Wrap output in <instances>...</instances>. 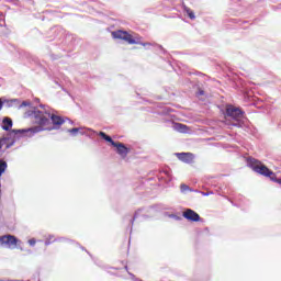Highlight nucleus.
<instances>
[{"instance_id":"nucleus-1","label":"nucleus","mask_w":281,"mask_h":281,"mask_svg":"<svg viewBox=\"0 0 281 281\" xmlns=\"http://www.w3.org/2000/svg\"><path fill=\"white\" fill-rule=\"evenodd\" d=\"M40 109L43 110L34 108L29 114L31 117H33L34 124L37 125L25 130H20L16 133H26L29 137H34L36 133H43V131H58V128L63 126L65 119L56 114H52V110H49V106L45 104H40Z\"/></svg>"},{"instance_id":"nucleus-2","label":"nucleus","mask_w":281,"mask_h":281,"mask_svg":"<svg viewBox=\"0 0 281 281\" xmlns=\"http://www.w3.org/2000/svg\"><path fill=\"white\" fill-rule=\"evenodd\" d=\"M224 115L226 120H231L228 123L229 126H235L236 128H243L244 126V117H245V111L240 110V108H236L232 104L226 105Z\"/></svg>"},{"instance_id":"nucleus-3","label":"nucleus","mask_w":281,"mask_h":281,"mask_svg":"<svg viewBox=\"0 0 281 281\" xmlns=\"http://www.w3.org/2000/svg\"><path fill=\"white\" fill-rule=\"evenodd\" d=\"M68 132L70 133V135L72 137H76V135H78V133H80V135H88V137H90L91 139H95L97 137V142L98 144H102V142L106 140V133L104 132H95L91 128H88L86 132L82 127H74L68 130Z\"/></svg>"},{"instance_id":"nucleus-4","label":"nucleus","mask_w":281,"mask_h":281,"mask_svg":"<svg viewBox=\"0 0 281 281\" xmlns=\"http://www.w3.org/2000/svg\"><path fill=\"white\" fill-rule=\"evenodd\" d=\"M18 131H26L25 128L22 130H11L7 136H3L0 139V150L5 146V148H12L14 144H16V137H29L27 132H18Z\"/></svg>"},{"instance_id":"nucleus-5","label":"nucleus","mask_w":281,"mask_h":281,"mask_svg":"<svg viewBox=\"0 0 281 281\" xmlns=\"http://www.w3.org/2000/svg\"><path fill=\"white\" fill-rule=\"evenodd\" d=\"M108 144H111L113 148H115V153L119 154L121 159H126L128 157V153H131V147H126L124 143L115 142L111 136H106Z\"/></svg>"},{"instance_id":"nucleus-6","label":"nucleus","mask_w":281,"mask_h":281,"mask_svg":"<svg viewBox=\"0 0 281 281\" xmlns=\"http://www.w3.org/2000/svg\"><path fill=\"white\" fill-rule=\"evenodd\" d=\"M112 37L120 40V41H125L128 43V45H139V42H136L135 38H133V35L126 31L117 30L112 32Z\"/></svg>"},{"instance_id":"nucleus-7","label":"nucleus","mask_w":281,"mask_h":281,"mask_svg":"<svg viewBox=\"0 0 281 281\" xmlns=\"http://www.w3.org/2000/svg\"><path fill=\"white\" fill-rule=\"evenodd\" d=\"M16 243H19V238L14 235H3L0 237V247H12Z\"/></svg>"},{"instance_id":"nucleus-8","label":"nucleus","mask_w":281,"mask_h":281,"mask_svg":"<svg viewBox=\"0 0 281 281\" xmlns=\"http://www.w3.org/2000/svg\"><path fill=\"white\" fill-rule=\"evenodd\" d=\"M182 216L191 223H199L201 221V215H199V213L194 212L192 209H187L182 213Z\"/></svg>"},{"instance_id":"nucleus-9","label":"nucleus","mask_w":281,"mask_h":281,"mask_svg":"<svg viewBox=\"0 0 281 281\" xmlns=\"http://www.w3.org/2000/svg\"><path fill=\"white\" fill-rule=\"evenodd\" d=\"M176 156L183 164H192L194 161V154L192 153H177Z\"/></svg>"},{"instance_id":"nucleus-10","label":"nucleus","mask_w":281,"mask_h":281,"mask_svg":"<svg viewBox=\"0 0 281 281\" xmlns=\"http://www.w3.org/2000/svg\"><path fill=\"white\" fill-rule=\"evenodd\" d=\"M144 209H138L135 213L134 216L131 217L130 215L125 216V221L128 222L127 229H130V234H133V225L135 224V220L138 218L139 212H143Z\"/></svg>"},{"instance_id":"nucleus-11","label":"nucleus","mask_w":281,"mask_h":281,"mask_svg":"<svg viewBox=\"0 0 281 281\" xmlns=\"http://www.w3.org/2000/svg\"><path fill=\"white\" fill-rule=\"evenodd\" d=\"M12 126H14V122L10 119V116H4L2 119V124H1L2 131H11Z\"/></svg>"},{"instance_id":"nucleus-12","label":"nucleus","mask_w":281,"mask_h":281,"mask_svg":"<svg viewBox=\"0 0 281 281\" xmlns=\"http://www.w3.org/2000/svg\"><path fill=\"white\" fill-rule=\"evenodd\" d=\"M182 10L186 12V14L191 19V21H194L196 19V15L194 14V11H192L188 5L182 4Z\"/></svg>"},{"instance_id":"nucleus-13","label":"nucleus","mask_w":281,"mask_h":281,"mask_svg":"<svg viewBox=\"0 0 281 281\" xmlns=\"http://www.w3.org/2000/svg\"><path fill=\"white\" fill-rule=\"evenodd\" d=\"M8 170V162L4 159H0V176L3 177V173Z\"/></svg>"},{"instance_id":"nucleus-14","label":"nucleus","mask_w":281,"mask_h":281,"mask_svg":"<svg viewBox=\"0 0 281 281\" xmlns=\"http://www.w3.org/2000/svg\"><path fill=\"white\" fill-rule=\"evenodd\" d=\"M180 192L186 194V192H194V190H192L188 184L182 183L180 186Z\"/></svg>"},{"instance_id":"nucleus-15","label":"nucleus","mask_w":281,"mask_h":281,"mask_svg":"<svg viewBox=\"0 0 281 281\" xmlns=\"http://www.w3.org/2000/svg\"><path fill=\"white\" fill-rule=\"evenodd\" d=\"M50 32L53 34H56V32H58V34H60V36H63V34H65V31L60 26H55V27L50 29Z\"/></svg>"},{"instance_id":"nucleus-16","label":"nucleus","mask_w":281,"mask_h":281,"mask_svg":"<svg viewBox=\"0 0 281 281\" xmlns=\"http://www.w3.org/2000/svg\"><path fill=\"white\" fill-rule=\"evenodd\" d=\"M176 128H177V131H179V133H186V131H188V126H186L181 123L176 124Z\"/></svg>"},{"instance_id":"nucleus-17","label":"nucleus","mask_w":281,"mask_h":281,"mask_svg":"<svg viewBox=\"0 0 281 281\" xmlns=\"http://www.w3.org/2000/svg\"><path fill=\"white\" fill-rule=\"evenodd\" d=\"M164 175L166 176V183H170V181H172V175L170 173V171H164Z\"/></svg>"},{"instance_id":"nucleus-18","label":"nucleus","mask_w":281,"mask_h":281,"mask_svg":"<svg viewBox=\"0 0 281 281\" xmlns=\"http://www.w3.org/2000/svg\"><path fill=\"white\" fill-rule=\"evenodd\" d=\"M4 102L7 103V106L10 109L11 106H14V104H16V102H19V100L12 99V100H7Z\"/></svg>"},{"instance_id":"nucleus-19","label":"nucleus","mask_w":281,"mask_h":281,"mask_svg":"<svg viewBox=\"0 0 281 281\" xmlns=\"http://www.w3.org/2000/svg\"><path fill=\"white\" fill-rule=\"evenodd\" d=\"M80 249H82V251L87 252L88 256H90V258L93 260V262H94L95 265H98V259L93 258V255H91V252H89V250L85 249L83 246H80Z\"/></svg>"},{"instance_id":"nucleus-20","label":"nucleus","mask_w":281,"mask_h":281,"mask_svg":"<svg viewBox=\"0 0 281 281\" xmlns=\"http://www.w3.org/2000/svg\"><path fill=\"white\" fill-rule=\"evenodd\" d=\"M53 238H54V235H49L48 238H46V240H45L46 247H49V245H52V243H54V240L52 241Z\"/></svg>"},{"instance_id":"nucleus-21","label":"nucleus","mask_w":281,"mask_h":281,"mask_svg":"<svg viewBox=\"0 0 281 281\" xmlns=\"http://www.w3.org/2000/svg\"><path fill=\"white\" fill-rule=\"evenodd\" d=\"M67 240H69V239H67L65 237H60L58 239H54L53 243H56V241H58V243H67Z\"/></svg>"},{"instance_id":"nucleus-22","label":"nucleus","mask_w":281,"mask_h":281,"mask_svg":"<svg viewBox=\"0 0 281 281\" xmlns=\"http://www.w3.org/2000/svg\"><path fill=\"white\" fill-rule=\"evenodd\" d=\"M25 106H30V102L27 101H23L20 105H19V109H23Z\"/></svg>"},{"instance_id":"nucleus-23","label":"nucleus","mask_w":281,"mask_h":281,"mask_svg":"<svg viewBox=\"0 0 281 281\" xmlns=\"http://www.w3.org/2000/svg\"><path fill=\"white\" fill-rule=\"evenodd\" d=\"M29 245H30L31 247H34V245H36V239H35V238L29 239Z\"/></svg>"},{"instance_id":"nucleus-24","label":"nucleus","mask_w":281,"mask_h":281,"mask_svg":"<svg viewBox=\"0 0 281 281\" xmlns=\"http://www.w3.org/2000/svg\"><path fill=\"white\" fill-rule=\"evenodd\" d=\"M74 38V35H66L65 41L66 43H69Z\"/></svg>"},{"instance_id":"nucleus-25","label":"nucleus","mask_w":281,"mask_h":281,"mask_svg":"<svg viewBox=\"0 0 281 281\" xmlns=\"http://www.w3.org/2000/svg\"><path fill=\"white\" fill-rule=\"evenodd\" d=\"M50 58H52L53 60H58V58H60V56H56V55L52 54V55H50Z\"/></svg>"},{"instance_id":"nucleus-26","label":"nucleus","mask_w":281,"mask_h":281,"mask_svg":"<svg viewBox=\"0 0 281 281\" xmlns=\"http://www.w3.org/2000/svg\"><path fill=\"white\" fill-rule=\"evenodd\" d=\"M147 212L150 214V212H155V206L147 207Z\"/></svg>"},{"instance_id":"nucleus-27","label":"nucleus","mask_w":281,"mask_h":281,"mask_svg":"<svg viewBox=\"0 0 281 281\" xmlns=\"http://www.w3.org/2000/svg\"><path fill=\"white\" fill-rule=\"evenodd\" d=\"M140 45H143V47H150V45H153V44H150V43H140Z\"/></svg>"},{"instance_id":"nucleus-28","label":"nucleus","mask_w":281,"mask_h":281,"mask_svg":"<svg viewBox=\"0 0 281 281\" xmlns=\"http://www.w3.org/2000/svg\"><path fill=\"white\" fill-rule=\"evenodd\" d=\"M196 95H205V91L199 90L198 93H196Z\"/></svg>"},{"instance_id":"nucleus-29","label":"nucleus","mask_w":281,"mask_h":281,"mask_svg":"<svg viewBox=\"0 0 281 281\" xmlns=\"http://www.w3.org/2000/svg\"><path fill=\"white\" fill-rule=\"evenodd\" d=\"M203 196H210V194H212V192H202Z\"/></svg>"},{"instance_id":"nucleus-30","label":"nucleus","mask_w":281,"mask_h":281,"mask_svg":"<svg viewBox=\"0 0 281 281\" xmlns=\"http://www.w3.org/2000/svg\"><path fill=\"white\" fill-rule=\"evenodd\" d=\"M3 104H4V102L0 99V111H1V109H3Z\"/></svg>"},{"instance_id":"nucleus-31","label":"nucleus","mask_w":281,"mask_h":281,"mask_svg":"<svg viewBox=\"0 0 281 281\" xmlns=\"http://www.w3.org/2000/svg\"><path fill=\"white\" fill-rule=\"evenodd\" d=\"M158 49H159L160 52H166V50H164V47H161V46H158Z\"/></svg>"},{"instance_id":"nucleus-32","label":"nucleus","mask_w":281,"mask_h":281,"mask_svg":"<svg viewBox=\"0 0 281 281\" xmlns=\"http://www.w3.org/2000/svg\"><path fill=\"white\" fill-rule=\"evenodd\" d=\"M13 3L16 5L19 3V0H14Z\"/></svg>"},{"instance_id":"nucleus-33","label":"nucleus","mask_w":281,"mask_h":281,"mask_svg":"<svg viewBox=\"0 0 281 281\" xmlns=\"http://www.w3.org/2000/svg\"><path fill=\"white\" fill-rule=\"evenodd\" d=\"M136 95L139 98V95H142V93H139L138 91H136Z\"/></svg>"},{"instance_id":"nucleus-34","label":"nucleus","mask_w":281,"mask_h":281,"mask_svg":"<svg viewBox=\"0 0 281 281\" xmlns=\"http://www.w3.org/2000/svg\"><path fill=\"white\" fill-rule=\"evenodd\" d=\"M8 281H23V280H8Z\"/></svg>"},{"instance_id":"nucleus-35","label":"nucleus","mask_w":281,"mask_h":281,"mask_svg":"<svg viewBox=\"0 0 281 281\" xmlns=\"http://www.w3.org/2000/svg\"><path fill=\"white\" fill-rule=\"evenodd\" d=\"M125 270L128 271V266H125Z\"/></svg>"},{"instance_id":"nucleus-36","label":"nucleus","mask_w":281,"mask_h":281,"mask_svg":"<svg viewBox=\"0 0 281 281\" xmlns=\"http://www.w3.org/2000/svg\"><path fill=\"white\" fill-rule=\"evenodd\" d=\"M36 100V102H41V99H35Z\"/></svg>"},{"instance_id":"nucleus-37","label":"nucleus","mask_w":281,"mask_h":281,"mask_svg":"<svg viewBox=\"0 0 281 281\" xmlns=\"http://www.w3.org/2000/svg\"><path fill=\"white\" fill-rule=\"evenodd\" d=\"M144 218H147L148 216L147 215H143Z\"/></svg>"},{"instance_id":"nucleus-38","label":"nucleus","mask_w":281,"mask_h":281,"mask_svg":"<svg viewBox=\"0 0 281 281\" xmlns=\"http://www.w3.org/2000/svg\"><path fill=\"white\" fill-rule=\"evenodd\" d=\"M64 45H69V44H67V42H64Z\"/></svg>"},{"instance_id":"nucleus-39","label":"nucleus","mask_w":281,"mask_h":281,"mask_svg":"<svg viewBox=\"0 0 281 281\" xmlns=\"http://www.w3.org/2000/svg\"><path fill=\"white\" fill-rule=\"evenodd\" d=\"M0 281H5V280H1V279H0Z\"/></svg>"}]
</instances>
